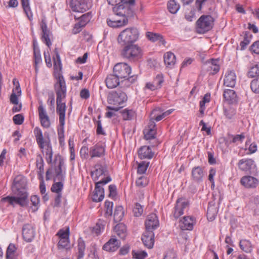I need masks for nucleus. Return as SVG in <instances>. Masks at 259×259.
Here are the masks:
<instances>
[{"instance_id":"nucleus-1","label":"nucleus","mask_w":259,"mask_h":259,"mask_svg":"<svg viewBox=\"0 0 259 259\" xmlns=\"http://www.w3.org/2000/svg\"><path fill=\"white\" fill-rule=\"evenodd\" d=\"M12 189L16 196H7L1 199V203H8L14 206L19 204L22 207L26 206L28 203V194L27 192V180L21 176H16L13 181Z\"/></svg>"},{"instance_id":"nucleus-2","label":"nucleus","mask_w":259,"mask_h":259,"mask_svg":"<svg viewBox=\"0 0 259 259\" xmlns=\"http://www.w3.org/2000/svg\"><path fill=\"white\" fill-rule=\"evenodd\" d=\"M55 90L56 93V112L59 116V123L60 126H64L65 124V113L66 106L63 100L66 95V86L65 79L62 75H59L58 82L55 84Z\"/></svg>"},{"instance_id":"nucleus-3","label":"nucleus","mask_w":259,"mask_h":259,"mask_svg":"<svg viewBox=\"0 0 259 259\" xmlns=\"http://www.w3.org/2000/svg\"><path fill=\"white\" fill-rule=\"evenodd\" d=\"M109 5L114 6L113 11L118 16L133 17L135 14L133 9L135 0H107Z\"/></svg>"},{"instance_id":"nucleus-4","label":"nucleus","mask_w":259,"mask_h":259,"mask_svg":"<svg viewBox=\"0 0 259 259\" xmlns=\"http://www.w3.org/2000/svg\"><path fill=\"white\" fill-rule=\"evenodd\" d=\"M34 134L39 148L44 149L46 146V154L47 156V161L48 163L52 162L53 153L49 134L45 133L44 137L41 129L36 127L34 129Z\"/></svg>"},{"instance_id":"nucleus-5","label":"nucleus","mask_w":259,"mask_h":259,"mask_svg":"<svg viewBox=\"0 0 259 259\" xmlns=\"http://www.w3.org/2000/svg\"><path fill=\"white\" fill-rule=\"evenodd\" d=\"M140 33L135 27L127 28L122 30L117 37L118 43L121 46L134 44L139 37Z\"/></svg>"},{"instance_id":"nucleus-6","label":"nucleus","mask_w":259,"mask_h":259,"mask_svg":"<svg viewBox=\"0 0 259 259\" xmlns=\"http://www.w3.org/2000/svg\"><path fill=\"white\" fill-rule=\"evenodd\" d=\"M121 50V56L131 62H135L141 59L143 55L141 47L135 44L123 46Z\"/></svg>"},{"instance_id":"nucleus-7","label":"nucleus","mask_w":259,"mask_h":259,"mask_svg":"<svg viewBox=\"0 0 259 259\" xmlns=\"http://www.w3.org/2000/svg\"><path fill=\"white\" fill-rule=\"evenodd\" d=\"M127 100L126 94L121 90L112 91L109 93L107 101L109 104L116 106V107L108 106V109L118 111L122 106H120Z\"/></svg>"},{"instance_id":"nucleus-8","label":"nucleus","mask_w":259,"mask_h":259,"mask_svg":"<svg viewBox=\"0 0 259 259\" xmlns=\"http://www.w3.org/2000/svg\"><path fill=\"white\" fill-rule=\"evenodd\" d=\"M113 72L120 79L126 78L125 80L128 83V85L130 83H133L137 78V76L132 75L129 77L131 73V67L125 63H119L116 64L113 68Z\"/></svg>"},{"instance_id":"nucleus-9","label":"nucleus","mask_w":259,"mask_h":259,"mask_svg":"<svg viewBox=\"0 0 259 259\" xmlns=\"http://www.w3.org/2000/svg\"><path fill=\"white\" fill-rule=\"evenodd\" d=\"M214 19L210 15H202L196 22V31L198 33H205L211 30Z\"/></svg>"},{"instance_id":"nucleus-10","label":"nucleus","mask_w":259,"mask_h":259,"mask_svg":"<svg viewBox=\"0 0 259 259\" xmlns=\"http://www.w3.org/2000/svg\"><path fill=\"white\" fill-rule=\"evenodd\" d=\"M111 181L110 176H107L102 180L96 182L94 194L92 196V200L94 202H100L104 198V189L102 186Z\"/></svg>"},{"instance_id":"nucleus-11","label":"nucleus","mask_w":259,"mask_h":259,"mask_svg":"<svg viewBox=\"0 0 259 259\" xmlns=\"http://www.w3.org/2000/svg\"><path fill=\"white\" fill-rule=\"evenodd\" d=\"M239 169L246 172L254 174L256 172V165L253 159L244 158L239 160L238 162Z\"/></svg>"},{"instance_id":"nucleus-12","label":"nucleus","mask_w":259,"mask_h":259,"mask_svg":"<svg viewBox=\"0 0 259 259\" xmlns=\"http://www.w3.org/2000/svg\"><path fill=\"white\" fill-rule=\"evenodd\" d=\"M189 201L184 197L179 198L177 199L174 207V217L176 219L179 218L184 214V210L189 207Z\"/></svg>"},{"instance_id":"nucleus-13","label":"nucleus","mask_w":259,"mask_h":259,"mask_svg":"<svg viewBox=\"0 0 259 259\" xmlns=\"http://www.w3.org/2000/svg\"><path fill=\"white\" fill-rule=\"evenodd\" d=\"M40 28L42 31L41 39L49 48L52 45L50 36L51 35V32L48 29L47 22L45 19H42L40 24Z\"/></svg>"},{"instance_id":"nucleus-14","label":"nucleus","mask_w":259,"mask_h":259,"mask_svg":"<svg viewBox=\"0 0 259 259\" xmlns=\"http://www.w3.org/2000/svg\"><path fill=\"white\" fill-rule=\"evenodd\" d=\"M146 230L153 231L159 226V222L157 216L155 213L149 214L145 222Z\"/></svg>"},{"instance_id":"nucleus-15","label":"nucleus","mask_w":259,"mask_h":259,"mask_svg":"<svg viewBox=\"0 0 259 259\" xmlns=\"http://www.w3.org/2000/svg\"><path fill=\"white\" fill-rule=\"evenodd\" d=\"M69 5L72 10L76 12L83 13L89 9L84 0H70Z\"/></svg>"},{"instance_id":"nucleus-16","label":"nucleus","mask_w":259,"mask_h":259,"mask_svg":"<svg viewBox=\"0 0 259 259\" xmlns=\"http://www.w3.org/2000/svg\"><path fill=\"white\" fill-rule=\"evenodd\" d=\"M144 138L148 140L154 139L156 134V124L153 119H150L148 125L143 131Z\"/></svg>"},{"instance_id":"nucleus-17","label":"nucleus","mask_w":259,"mask_h":259,"mask_svg":"<svg viewBox=\"0 0 259 259\" xmlns=\"http://www.w3.org/2000/svg\"><path fill=\"white\" fill-rule=\"evenodd\" d=\"M35 233L33 227L29 224H25L22 228L23 239L27 242H31L35 237Z\"/></svg>"},{"instance_id":"nucleus-18","label":"nucleus","mask_w":259,"mask_h":259,"mask_svg":"<svg viewBox=\"0 0 259 259\" xmlns=\"http://www.w3.org/2000/svg\"><path fill=\"white\" fill-rule=\"evenodd\" d=\"M142 241L148 248H153L154 243V234L153 231L145 230L142 235Z\"/></svg>"},{"instance_id":"nucleus-19","label":"nucleus","mask_w":259,"mask_h":259,"mask_svg":"<svg viewBox=\"0 0 259 259\" xmlns=\"http://www.w3.org/2000/svg\"><path fill=\"white\" fill-rule=\"evenodd\" d=\"M94 168L95 170L91 172V177L95 182L97 181L100 176L108 175L106 166L100 164H97L95 165Z\"/></svg>"},{"instance_id":"nucleus-20","label":"nucleus","mask_w":259,"mask_h":259,"mask_svg":"<svg viewBox=\"0 0 259 259\" xmlns=\"http://www.w3.org/2000/svg\"><path fill=\"white\" fill-rule=\"evenodd\" d=\"M38 111L41 125L45 128H49L51 125L50 120L42 103L39 106Z\"/></svg>"},{"instance_id":"nucleus-21","label":"nucleus","mask_w":259,"mask_h":259,"mask_svg":"<svg viewBox=\"0 0 259 259\" xmlns=\"http://www.w3.org/2000/svg\"><path fill=\"white\" fill-rule=\"evenodd\" d=\"M204 176V172L202 167L197 166L192 168L191 171L192 180L195 183L197 184L201 183Z\"/></svg>"},{"instance_id":"nucleus-22","label":"nucleus","mask_w":259,"mask_h":259,"mask_svg":"<svg viewBox=\"0 0 259 259\" xmlns=\"http://www.w3.org/2000/svg\"><path fill=\"white\" fill-rule=\"evenodd\" d=\"M195 224V219L192 216H185L180 222V227L183 230H192Z\"/></svg>"},{"instance_id":"nucleus-23","label":"nucleus","mask_w":259,"mask_h":259,"mask_svg":"<svg viewBox=\"0 0 259 259\" xmlns=\"http://www.w3.org/2000/svg\"><path fill=\"white\" fill-rule=\"evenodd\" d=\"M240 182L246 188H254L258 185L259 181L254 177L247 176L243 177Z\"/></svg>"},{"instance_id":"nucleus-24","label":"nucleus","mask_w":259,"mask_h":259,"mask_svg":"<svg viewBox=\"0 0 259 259\" xmlns=\"http://www.w3.org/2000/svg\"><path fill=\"white\" fill-rule=\"evenodd\" d=\"M105 148L100 144H97L90 149L91 158L101 157L105 154Z\"/></svg>"},{"instance_id":"nucleus-25","label":"nucleus","mask_w":259,"mask_h":259,"mask_svg":"<svg viewBox=\"0 0 259 259\" xmlns=\"http://www.w3.org/2000/svg\"><path fill=\"white\" fill-rule=\"evenodd\" d=\"M120 245L119 241L115 236H113L103 246V249L108 251L113 252L118 249Z\"/></svg>"},{"instance_id":"nucleus-26","label":"nucleus","mask_w":259,"mask_h":259,"mask_svg":"<svg viewBox=\"0 0 259 259\" xmlns=\"http://www.w3.org/2000/svg\"><path fill=\"white\" fill-rule=\"evenodd\" d=\"M123 18L122 19L117 20H112L110 18L107 19V25L113 28H117L121 27L126 25L128 23V18H132V17H125L124 16H121Z\"/></svg>"},{"instance_id":"nucleus-27","label":"nucleus","mask_w":259,"mask_h":259,"mask_svg":"<svg viewBox=\"0 0 259 259\" xmlns=\"http://www.w3.org/2000/svg\"><path fill=\"white\" fill-rule=\"evenodd\" d=\"M119 78L114 74H110L107 75L105 83L108 89H113L119 85Z\"/></svg>"},{"instance_id":"nucleus-28","label":"nucleus","mask_w":259,"mask_h":259,"mask_svg":"<svg viewBox=\"0 0 259 259\" xmlns=\"http://www.w3.org/2000/svg\"><path fill=\"white\" fill-rule=\"evenodd\" d=\"M218 59H211L207 61L206 65H207V70L210 71V73L212 74H215L218 73L220 67L219 65Z\"/></svg>"},{"instance_id":"nucleus-29","label":"nucleus","mask_w":259,"mask_h":259,"mask_svg":"<svg viewBox=\"0 0 259 259\" xmlns=\"http://www.w3.org/2000/svg\"><path fill=\"white\" fill-rule=\"evenodd\" d=\"M236 76L232 71H228L225 76L224 85L228 87L233 88L236 84Z\"/></svg>"},{"instance_id":"nucleus-30","label":"nucleus","mask_w":259,"mask_h":259,"mask_svg":"<svg viewBox=\"0 0 259 259\" xmlns=\"http://www.w3.org/2000/svg\"><path fill=\"white\" fill-rule=\"evenodd\" d=\"M138 154L141 159H151L154 155L149 146L141 147L138 151Z\"/></svg>"},{"instance_id":"nucleus-31","label":"nucleus","mask_w":259,"mask_h":259,"mask_svg":"<svg viewBox=\"0 0 259 259\" xmlns=\"http://www.w3.org/2000/svg\"><path fill=\"white\" fill-rule=\"evenodd\" d=\"M146 37L152 42H156L159 41V42L163 46L166 44V41L163 36L159 33H154L152 32H147L146 33Z\"/></svg>"},{"instance_id":"nucleus-32","label":"nucleus","mask_w":259,"mask_h":259,"mask_svg":"<svg viewBox=\"0 0 259 259\" xmlns=\"http://www.w3.org/2000/svg\"><path fill=\"white\" fill-rule=\"evenodd\" d=\"M223 96L229 104H233L237 102V95L233 90H225Z\"/></svg>"},{"instance_id":"nucleus-33","label":"nucleus","mask_w":259,"mask_h":259,"mask_svg":"<svg viewBox=\"0 0 259 259\" xmlns=\"http://www.w3.org/2000/svg\"><path fill=\"white\" fill-rule=\"evenodd\" d=\"M218 213V209L214 203L209 202L207 210V217L209 221H213Z\"/></svg>"},{"instance_id":"nucleus-34","label":"nucleus","mask_w":259,"mask_h":259,"mask_svg":"<svg viewBox=\"0 0 259 259\" xmlns=\"http://www.w3.org/2000/svg\"><path fill=\"white\" fill-rule=\"evenodd\" d=\"M64 165V161L62 159L59 160V164L55 169V176L54 181H62L64 180V175L62 169Z\"/></svg>"},{"instance_id":"nucleus-35","label":"nucleus","mask_w":259,"mask_h":259,"mask_svg":"<svg viewBox=\"0 0 259 259\" xmlns=\"http://www.w3.org/2000/svg\"><path fill=\"white\" fill-rule=\"evenodd\" d=\"M114 230L117 235L122 239H124L126 236V227L125 225L122 223L117 224L114 228Z\"/></svg>"},{"instance_id":"nucleus-36","label":"nucleus","mask_w":259,"mask_h":259,"mask_svg":"<svg viewBox=\"0 0 259 259\" xmlns=\"http://www.w3.org/2000/svg\"><path fill=\"white\" fill-rule=\"evenodd\" d=\"M17 247L13 243H10L6 251L7 259H16L18 254L17 253Z\"/></svg>"},{"instance_id":"nucleus-37","label":"nucleus","mask_w":259,"mask_h":259,"mask_svg":"<svg viewBox=\"0 0 259 259\" xmlns=\"http://www.w3.org/2000/svg\"><path fill=\"white\" fill-rule=\"evenodd\" d=\"M164 61L167 67L171 68L176 63V56L171 52H167L164 55Z\"/></svg>"},{"instance_id":"nucleus-38","label":"nucleus","mask_w":259,"mask_h":259,"mask_svg":"<svg viewBox=\"0 0 259 259\" xmlns=\"http://www.w3.org/2000/svg\"><path fill=\"white\" fill-rule=\"evenodd\" d=\"M21 4L27 18L30 21H31L33 18V14L30 7L29 0H21Z\"/></svg>"},{"instance_id":"nucleus-39","label":"nucleus","mask_w":259,"mask_h":259,"mask_svg":"<svg viewBox=\"0 0 259 259\" xmlns=\"http://www.w3.org/2000/svg\"><path fill=\"white\" fill-rule=\"evenodd\" d=\"M124 216L123 208L122 206H117L115 207L113 214L114 221L115 223L120 222Z\"/></svg>"},{"instance_id":"nucleus-40","label":"nucleus","mask_w":259,"mask_h":259,"mask_svg":"<svg viewBox=\"0 0 259 259\" xmlns=\"http://www.w3.org/2000/svg\"><path fill=\"white\" fill-rule=\"evenodd\" d=\"M36 165L37 168L38 169V175L39 179H42L43 174L44 172V162L41 156H37L36 160Z\"/></svg>"},{"instance_id":"nucleus-41","label":"nucleus","mask_w":259,"mask_h":259,"mask_svg":"<svg viewBox=\"0 0 259 259\" xmlns=\"http://www.w3.org/2000/svg\"><path fill=\"white\" fill-rule=\"evenodd\" d=\"M85 248V243L83 240L80 238L78 240L77 245V259H81L84 256V252Z\"/></svg>"},{"instance_id":"nucleus-42","label":"nucleus","mask_w":259,"mask_h":259,"mask_svg":"<svg viewBox=\"0 0 259 259\" xmlns=\"http://www.w3.org/2000/svg\"><path fill=\"white\" fill-rule=\"evenodd\" d=\"M245 136L244 133H241L239 135H229L228 138L230 140V142L235 143L236 144H239L241 143L245 139Z\"/></svg>"},{"instance_id":"nucleus-43","label":"nucleus","mask_w":259,"mask_h":259,"mask_svg":"<svg viewBox=\"0 0 259 259\" xmlns=\"http://www.w3.org/2000/svg\"><path fill=\"white\" fill-rule=\"evenodd\" d=\"M239 246L240 248L246 252H250L252 250L251 243L248 240H241L239 242Z\"/></svg>"},{"instance_id":"nucleus-44","label":"nucleus","mask_w":259,"mask_h":259,"mask_svg":"<svg viewBox=\"0 0 259 259\" xmlns=\"http://www.w3.org/2000/svg\"><path fill=\"white\" fill-rule=\"evenodd\" d=\"M247 76L250 78H253L259 76V63L250 67L247 73Z\"/></svg>"},{"instance_id":"nucleus-45","label":"nucleus","mask_w":259,"mask_h":259,"mask_svg":"<svg viewBox=\"0 0 259 259\" xmlns=\"http://www.w3.org/2000/svg\"><path fill=\"white\" fill-rule=\"evenodd\" d=\"M167 8L169 12L176 14L180 9V5L175 0H169L167 3Z\"/></svg>"},{"instance_id":"nucleus-46","label":"nucleus","mask_w":259,"mask_h":259,"mask_svg":"<svg viewBox=\"0 0 259 259\" xmlns=\"http://www.w3.org/2000/svg\"><path fill=\"white\" fill-rule=\"evenodd\" d=\"M123 120H132L135 116V112L132 110L125 109L121 112Z\"/></svg>"},{"instance_id":"nucleus-47","label":"nucleus","mask_w":259,"mask_h":259,"mask_svg":"<svg viewBox=\"0 0 259 259\" xmlns=\"http://www.w3.org/2000/svg\"><path fill=\"white\" fill-rule=\"evenodd\" d=\"M69 241L68 238H60L59 241L58 243V248L59 249H68L69 248Z\"/></svg>"},{"instance_id":"nucleus-48","label":"nucleus","mask_w":259,"mask_h":259,"mask_svg":"<svg viewBox=\"0 0 259 259\" xmlns=\"http://www.w3.org/2000/svg\"><path fill=\"white\" fill-rule=\"evenodd\" d=\"M251 35L250 34L249 32L245 31L244 34V37L243 40L241 41L240 43V46L241 47V50H244L246 46L250 43V37Z\"/></svg>"},{"instance_id":"nucleus-49","label":"nucleus","mask_w":259,"mask_h":259,"mask_svg":"<svg viewBox=\"0 0 259 259\" xmlns=\"http://www.w3.org/2000/svg\"><path fill=\"white\" fill-rule=\"evenodd\" d=\"M133 211L135 217H140L143 212V207L140 203H136L133 208Z\"/></svg>"},{"instance_id":"nucleus-50","label":"nucleus","mask_w":259,"mask_h":259,"mask_svg":"<svg viewBox=\"0 0 259 259\" xmlns=\"http://www.w3.org/2000/svg\"><path fill=\"white\" fill-rule=\"evenodd\" d=\"M148 184L147 178L144 176H141L136 181V186L140 187H144Z\"/></svg>"},{"instance_id":"nucleus-51","label":"nucleus","mask_w":259,"mask_h":259,"mask_svg":"<svg viewBox=\"0 0 259 259\" xmlns=\"http://www.w3.org/2000/svg\"><path fill=\"white\" fill-rule=\"evenodd\" d=\"M35 50L34 52V58L35 62V71L37 72L38 68L37 65L41 62V57L39 50Z\"/></svg>"},{"instance_id":"nucleus-52","label":"nucleus","mask_w":259,"mask_h":259,"mask_svg":"<svg viewBox=\"0 0 259 259\" xmlns=\"http://www.w3.org/2000/svg\"><path fill=\"white\" fill-rule=\"evenodd\" d=\"M163 81L164 79L162 74H157L153 81L154 84H155L158 89H160L161 87Z\"/></svg>"},{"instance_id":"nucleus-53","label":"nucleus","mask_w":259,"mask_h":259,"mask_svg":"<svg viewBox=\"0 0 259 259\" xmlns=\"http://www.w3.org/2000/svg\"><path fill=\"white\" fill-rule=\"evenodd\" d=\"M61 182L62 181H58V182L54 183L52 185L51 189L53 192H56V193H61L63 186Z\"/></svg>"},{"instance_id":"nucleus-54","label":"nucleus","mask_w":259,"mask_h":259,"mask_svg":"<svg viewBox=\"0 0 259 259\" xmlns=\"http://www.w3.org/2000/svg\"><path fill=\"white\" fill-rule=\"evenodd\" d=\"M250 88L253 92L259 94V77L251 81Z\"/></svg>"},{"instance_id":"nucleus-55","label":"nucleus","mask_w":259,"mask_h":259,"mask_svg":"<svg viewBox=\"0 0 259 259\" xmlns=\"http://www.w3.org/2000/svg\"><path fill=\"white\" fill-rule=\"evenodd\" d=\"M149 162L146 163L145 161H142L138 165L137 172L140 174H144L148 166Z\"/></svg>"},{"instance_id":"nucleus-56","label":"nucleus","mask_w":259,"mask_h":259,"mask_svg":"<svg viewBox=\"0 0 259 259\" xmlns=\"http://www.w3.org/2000/svg\"><path fill=\"white\" fill-rule=\"evenodd\" d=\"M113 203L112 202L106 201L105 202V207L106 209L105 214L108 216H111L112 214V208Z\"/></svg>"},{"instance_id":"nucleus-57","label":"nucleus","mask_w":259,"mask_h":259,"mask_svg":"<svg viewBox=\"0 0 259 259\" xmlns=\"http://www.w3.org/2000/svg\"><path fill=\"white\" fill-rule=\"evenodd\" d=\"M13 119L15 124L21 125L23 123L24 118L22 114H18L14 116Z\"/></svg>"},{"instance_id":"nucleus-58","label":"nucleus","mask_w":259,"mask_h":259,"mask_svg":"<svg viewBox=\"0 0 259 259\" xmlns=\"http://www.w3.org/2000/svg\"><path fill=\"white\" fill-rule=\"evenodd\" d=\"M224 112L225 116L228 119H231L236 113L235 110L231 108L224 109Z\"/></svg>"},{"instance_id":"nucleus-59","label":"nucleus","mask_w":259,"mask_h":259,"mask_svg":"<svg viewBox=\"0 0 259 259\" xmlns=\"http://www.w3.org/2000/svg\"><path fill=\"white\" fill-rule=\"evenodd\" d=\"M163 259H177L176 253L174 250H169L166 252Z\"/></svg>"},{"instance_id":"nucleus-60","label":"nucleus","mask_w":259,"mask_h":259,"mask_svg":"<svg viewBox=\"0 0 259 259\" xmlns=\"http://www.w3.org/2000/svg\"><path fill=\"white\" fill-rule=\"evenodd\" d=\"M96 126H97V129H96V133L97 135H105L106 133L102 128L101 121L100 120H98L96 122Z\"/></svg>"},{"instance_id":"nucleus-61","label":"nucleus","mask_w":259,"mask_h":259,"mask_svg":"<svg viewBox=\"0 0 259 259\" xmlns=\"http://www.w3.org/2000/svg\"><path fill=\"white\" fill-rule=\"evenodd\" d=\"M69 230L68 228L66 230H60L57 233V235L59 236L60 239L64 238H69Z\"/></svg>"},{"instance_id":"nucleus-62","label":"nucleus","mask_w":259,"mask_h":259,"mask_svg":"<svg viewBox=\"0 0 259 259\" xmlns=\"http://www.w3.org/2000/svg\"><path fill=\"white\" fill-rule=\"evenodd\" d=\"M104 229V225L102 224L97 223L96 226L94 228V232L97 234H99Z\"/></svg>"},{"instance_id":"nucleus-63","label":"nucleus","mask_w":259,"mask_h":259,"mask_svg":"<svg viewBox=\"0 0 259 259\" xmlns=\"http://www.w3.org/2000/svg\"><path fill=\"white\" fill-rule=\"evenodd\" d=\"M133 256L137 259H144L147 256V253L144 251L138 252H133Z\"/></svg>"},{"instance_id":"nucleus-64","label":"nucleus","mask_w":259,"mask_h":259,"mask_svg":"<svg viewBox=\"0 0 259 259\" xmlns=\"http://www.w3.org/2000/svg\"><path fill=\"white\" fill-rule=\"evenodd\" d=\"M250 50L256 54H259V40L254 42L250 47Z\"/></svg>"}]
</instances>
